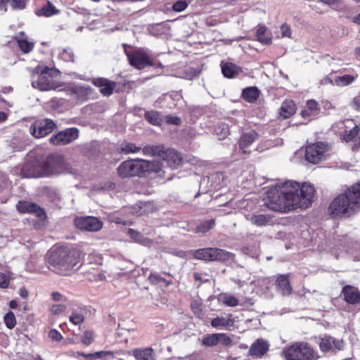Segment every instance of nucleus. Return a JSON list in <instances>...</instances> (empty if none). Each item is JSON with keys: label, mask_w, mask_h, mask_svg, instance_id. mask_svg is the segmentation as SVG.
Segmentation results:
<instances>
[{"label": "nucleus", "mask_w": 360, "mask_h": 360, "mask_svg": "<svg viewBox=\"0 0 360 360\" xmlns=\"http://www.w3.org/2000/svg\"><path fill=\"white\" fill-rule=\"evenodd\" d=\"M315 190L308 184L302 186L294 181L276 185L267 195L266 207L273 211L286 213L297 208H307L313 202Z\"/></svg>", "instance_id": "obj_1"}, {"label": "nucleus", "mask_w": 360, "mask_h": 360, "mask_svg": "<svg viewBox=\"0 0 360 360\" xmlns=\"http://www.w3.org/2000/svg\"><path fill=\"white\" fill-rule=\"evenodd\" d=\"M360 210V181L349 187L330 204L328 212L332 217H349Z\"/></svg>", "instance_id": "obj_2"}, {"label": "nucleus", "mask_w": 360, "mask_h": 360, "mask_svg": "<svg viewBox=\"0 0 360 360\" xmlns=\"http://www.w3.org/2000/svg\"><path fill=\"white\" fill-rule=\"evenodd\" d=\"M81 251L77 248H58L50 253L51 269L61 276H70L80 260Z\"/></svg>", "instance_id": "obj_3"}, {"label": "nucleus", "mask_w": 360, "mask_h": 360, "mask_svg": "<svg viewBox=\"0 0 360 360\" xmlns=\"http://www.w3.org/2000/svg\"><path fill=\"white\" fill-rule=\"evenodd\" d=\"M145 172H155L159 176H165V170L155 161L136 159L123 162L117 168V173L122 178L139 176Z\"/></svg>", "instance_id": "obj_4"}, {"label": "nucleus", "mask_w": 360, "mask_h": 360, "mask_svg": "<svg viewBox=\"0 0 360 360\" xmlns=\"http://www.w3.org/2000/svg\"><path fill=\"white\" fill-rule=\"evenodd\" d=\"M57 70L46 65H37L31 72L32 86L41 91L56 88L55 77Z\"/></svg>", "instance_id": "obj_5"}, {"label": "nucleus", "mask_w": 360, "mask_h": 360, "mask_svg": "<svg viewBox=\"0 0 360 360\" xmlns=\"http://www.w3.org/2000/svg\"><path fill=\"white\" fill-rule=\"evenodd\" d=\"M282 356L285 360H317L318 352L306 342H296L285 347Z\"/></svg>", "instance_id": "obj_6"}, {"label": "nucleus", "mask_w": 360, "mask_h": 360, "mask_svg": "<svg viewBox=\"0 0 360 360\" xmlns=\"http://www.w3.org/2000/svg\"><path fill=\"white\" fill-rule=\"evenodd\" d=\"M43 166L44 176H58L70 172V164L60 154L52 153L41 158Z\"/></svg>", "instance_id": "obj_7"}, {"label": "nucleus", "mask_w": 360, "mask_h": 360, "mask_svg": "<svg viewBox=\"0 0 360 360\" xmlns=\"http://www.w3.org/2000/svg\"><path fill=\"white\" fill-rule=\"evenodd\" d=\"M194 257L204 261H221L229 260L232 254L225 250L219 248H202L194 252Z\"/></svg>", "instance_id": "obj_8"}, {"label": "nucleus", "mask_w": 360, "mask_h": 360, "mask_svg": "<svg viewBox=\"0 0 360 360\" xmlns=\"http://www.w3.org/2000/svg\"><path fill=\"white\" fill-rule=\"evenodd\" d=\"M328 145L323 142H318L307 146L305 151L306 160L313 164H317L326 158Z\"/></svg>", "instance_id": "obj_9"}, {"label": "nucleus", "mask_w": 360, "mask_h": 360, "mask_svg": "<svg viewBox=\"0 0 360 360\" xmlns=\"http://www.w3.org/2000/svg\"><path fill=\"white\" fill-rule=\"evenodd\" d=\"M56 127V123L51 119L37 121L30 126V134L40 139L51 134Z\"/></svg>", "instance_id": "obj_10"}, {"label": "nucleus", "mask_w": 360, "mask_h": 360, "mask_svg": "<svg viewBox=\"0 0 360 360\" xmlns=\"http://www.w3.org/2000/svg\"><path fill=\"white\" fill-rule=\"evenodd\" d=\"M79 131L75 127L68 128L52 136L49 139L51 143L55 146L67 145L78 138Z\"/></svg>", "instance_id": "obj_11"}, {"label": "nucleus", "mask_w": 360, "mask_h": 360, "mask_svg": "<svg viewBox=\"0 0 360 360\" xmlns=\"http://www.w3.org/2000/svg\"><path fill=\"white\" fill-rule=\"evenodd\" d=\"M75 224L77 228L82 231L96 232L103 227V222L94 217H79L75 219Z\"/></svg>", "instance_id": "obj_12"}, {"label": "nucleus", "mask_w": 360, "mask_h": 360, "mask_svg": "<svg viewBox=\"0 0 360 360\" xmlns=\"http://www.w3.org/2000/svg\"><path fill=\"white\" fill-rule=\"evenodd\" d=\"M164 157H162L165 162L167 164V166H164L158 162L162 167V171L165 170L164 173L165 176H162V178H165L167 170L169 169L168 167H170L172 169H177L182 164V158L179 153L174 149H168L165 150L164 148Z\"/></svg>", "instance_id": "obj_13"}, {"label": "nucleus", "mask_w": 360, "mask_h": 360, "mask_svg": "<svg viewBox=\"0 0 360 360\" xmlns=\"http://www.w3.org/2000/svg\"><path fill=\"white\" fill-rule=\"evenodd\" d=\"M320 350L323 352H328L330 351L341 350L345 346L342 340L335 339L329 335H322L319 338L318 342Z\"/></svg>", "instance_id": "obj_14"}, {"label": "nucleus", "mask_w": 360, "mask_h": 360, "mask_svg": "<svg viewBox=\"0 0 360 360\" xmlns=\"http://www.w3.org/2000/svg\"><path fill=\"white\" fill-rule=\"evenodd\" d=\"M21 174L25 178H38L44 176L43 166L41 158L28 162L22 168Z\"/></svg>", "instance_id": "obj_15"}, {"label": "nucleus", "mask_w": 360, "mask_h": 360, "mask_svg": "<svg viewBox=\"0 0 360 360\" xmlns=\"http://www.w3.org/2000/svg\"><path fill=\"white\" fill-rule=\"evenodd\" d=\"M128 59L130 65L139 70L152 65L147 53L143 50H136L128 54Z\"/></svg>", "instance_id": "obj_16"}, {"label": "nucleus", "mask_w": 360, "mask_h": 360, "mask_svg": "<svg viewBox=\"0 0 360 360\" xmlns=\"http://www.w3.org/2000/svg\"><path fill=\"white\" fill-rule=\"evenodd\" d=\"M245 219L252 225L262 227L274 224V217L270 214L249 213L245 215Z\"/></svg>", "instance_id": "obj_17"}, {"label": "nucleus", "mask_w": 360, "mask_h": 360, "mask_svg": "<svg viewBox=\"0 0 360 360\" xmlns=\"http://www.w3.org/2000/svg\"><path fill=\"white\" fill-rule=\"evenodd\" d=\"M258 138V134L253 130L243 134L238 141L240 150H241L243 153H250L251 152L252 145Z\"/></svg>", "instance_id": "obj_18"}, {"label": "nucleus", "mask_w": 360, "mask_h": 360, "mask_svg": "<svg viewBox=\"0 0 360 360\" xmlns=\"http://www.w3.org/2000/svg\"><path fill=\"white\" fill-rule=\"evenodd\" d=\"M269 344L267 341L259 338L255 340L249 349V354L255 358H261L269 350Z\"/></svg>", "instance_id": "obj_19"}, {"label": "nucleus", "mask_w": 360, "mask_h": 360, "mask_svg": "<svg viewBox=\"0 0 360 360\" xmlns=\"http://www.w3.org/2000/svg\"><path fill=\"white\" fill-rule=\"evenodd\" d=\"M17 210L22 213H36L39 217L44 215V210L36 204L27 201H20L16 205Z\"/></svg>", "instance_id": "obj_20"}, {"label": "nucleus", "mask_w": 360, "mask_h": 360, "mask_svg": "<svg viewBox=\"0 0 360 360\" xmlns=\"http://www.w3.org/2000/svg\"><path fill=\"white\" fill-rule=\"evenodd\" d=\"M342 293L344 295L345 300L349 304H354L360 302V292L354 286H345L342 288Z\"/></svg>", "instance_id": "obj_21"}, {"label": "nucleus", "mask_w": 360, "mask_h": 360, "mask_svg": "<svg viewBox=\"0 0 360 360\" xmlns=\"http://www.w3.org/2000/svg\"><path fill=\"white\" fill-rule=\"evenodd\" d=\"M93 84L100 88L101 93L104 96H110L116 86V83L105 78L94 79Z\"/></svg>", "instance_id": "obj_22"}, {"label": "nucleus", "mask_w": 360, "mask_h": 360, "mask_svg": "<svg viewBox=\"0 0 360 360\" xmlns=\"http://www.w3.org/2000/svg\"><path fill=\"white\" fill-rule=\"evenodd\" d=\"M319 112L318 103L315 100H309L307 102L306 107L303 109L300 114L304 118L314 119Z\"/></svg>", "instance_id": "obj_23"}, {"label": "nucleus", "mask_w": 360, "mask_h": 360, "mask_svg": "<svg viewBox=\"0 0 360 360\" xmlns=\"http://www.w3.org/2000/svg\"><path fill=\"white\" fill-rule=\"evenodd\" d=\"M295 111L296 106L295 103L291 100H286L282 103L279 114L283 119H287L294 115Z\"/></svg>", "instance_id": "obj_24"}, {"label": "nucleus", "mask_w": 360, "mask_h": 360, "mask_svg": "<svg viewBox=\"0 0 360 360\" xmlns=\"http://www.w3.org/2000/svg\"><path fill=\"white\" fill-rule=\"evenodd\" d=\"M276 288L283 295H288L292 292L290 281L286 275H281L276 280Z\"/></svg>", "instance_id": "obj_25"}, {"label": "nucleus", "mask_w": 360, "mask_h": 360, "mask_svg": "<svg viewBox=\"0 0 360 360\" xmlns=\"http://www.w3.org/2000/svg\"><path fill=\"white\" fill-rule=\"evenodd\" d=\"M221 72L225 77L233 78L242 72L240 68L231 63L221 65Z\"/></svg>", "instance_id": "obj_26"}, {"label": "nucleus", "mask_w": 360, "mask_h": 360, "mask_svg": "<svg viewBox=\"0 0 360 360\" xmlns=\"http://www.w3.org/2000/svg\"><path fill=\"white\" fill-rule=\"evenodd\" d=\"M86 309L84 307H78L72 309V314L69 317L70 321L75 326L82 324L84 321V316Z\"/></svg>", "instance_id": "obj_27"}, {"label": "nucleus", "mask_w": 360, "mask_h": 360, "mask_svg": "<svg viewBox=\"0 0 360 360\" xmlns=\"http://www.w3.org/2000/svg\"><path fill=\"white\" fill-rule=\"evenodd\" d=\"M260 91L256 86L244 89L242 92L243 98L249 103H254L259 96Z\"/></svg>", "instance_id": "obj_28"}, {"label": "nucleus", "mask_w": 360, "mask_h": 360, "mask_svg": "<svg viewBox=\"0 0 360 360\" xmlns=\"http://www.w3.org/2000/svg\"><path fill=\"white\" fill-rule=\"evenodd\" d=\"M211 325L214 328L231 327L233 325V320L231 319V315L230 314L226 316H217L212 320Z\"/></svg>", "instance_id": "obj_29"}, {"label": "nucleus", "mask_w": 360, "mask_h": 360, "mask_svg": "<svg viewBox=\"0 0 360 360\" xmlns=\"http://www.w3.org/2000/svg\"><path fill=\"white\" fill-rule=\"evenodd\" d=\"M152 348L148 347L145 349H135L132 353L136 360H155Z\"/></svg>", "instance_id": "obj_30"}, {"label": "nucleus", "mask_w": 360, "mask_h": 360, "mask_svg": "<svg viewBox=\"0 0 360 360\" xmlns=\"http://www.w3.org/2000/svg\"><path fill=\"white\" fill-rule=\"evenodd\" d=\"M18 45L20 50L25 53H30L34 48V44L32 42H30L25 37L24 32H20L15 37Z\"/></svg>", "instance_id": "obj_31"}, {"label": "nucleus", "mask_w": 360, "mask_h": 360, "mask_svg": "<svg viewBox=\"0 0 360 360\" xmlns=\"http://www.w3.org/2000/svg\"><path fill=\"white\" fill-rule=\"evenodd\" d=\"M145 155L164 157V147L162 146L148 145L141 148Z\"/></svg>", "instance_id": "obj_32"}, {"label": "nucleus", "mask_w": 360, "mask_h": 360, "mask_svg": "<svg viewBox=\"0 0 360 360\" xmlns=\"http://www.w3.org/2000/svg\"><path fill=\"white\" fill-rule=\"evenodd\" d=\"M128 234L135 242L139 243L143 245L148 246L152 243L150 239L144 237L141 233L132 229H129L128 230Z\"/></svg>", "instance_id": "obj_33"}, {"label": "nucleus", "mask_w": 360, "mask_h": 360, "mask_svg": "<svg viewBox=\"0 0 360 360\" xmlns=\"http://www.w3.org/2000/svg\"><path fill=\"white\" fill-rule=\"evenodd\" d=\"M124 353L123 351H100L96 352V358L103 360H112L115 358H118Z\"/></svg>", "instance_id": "obj_34"}, {"label": "nucleus", "mask_w": 360, "mask_h": 360, "mask_svg": "<svg viewBox=\"0 0 360 360\" xmlns=\"http://www.w3.org/2000/svg\"><path fill=\"white\" fill-rule=\"evenodd\" d=\"M58 10L50 2L44 6L41 9L37 11V15L39 16L50 17L54 14L58 13Z\"/></svg>", "instance_id": "obj_35"}, {"label": "nucleus", "mask_w": 360, "mask_h": 360, "mask_svg": "<svg viewBox=\"0 0 360 360\" xmlns=\"http://www.w3.org/2000/svg\"><path fill=\"white\" fill-rule=\"evenodd\" d=\"M58 57L65 62H73L75 59V54L72 50L70 48L58 49L56 50Z\"/></svg>", "instance_id": "obj_36"}, {"label": "nucleus", "mask_w": 360, "mask_h": 360, "mask_svg": "<svg viewBox=\"0 0 360 360\" xmlns=\"http://www.w3.org/2000/svg\"><path fill=\"white\" fill-rule=\"evenodd\" d=\"M266 27L264 25H259L257 30V40L264 44H269L271 43V39L266 35Z\"/></svg>", "instance_id": "obj_37"}, {"label": "nucleus", "mask_w": 360, "mask_h": 360, "mask_svg": "<svg viewBox=\"0 0 360 360\" xmlns=\"http://www.w3.org/2000/svg\"><path fill=\"white\" fill-rule=\"evenodd\" d=\"M356 77L350 75L339 76L335 78V84L339 86H346L354 82Z\"/></svg>", "instance_id": "obj_38"}, {"label": "nucleus", "mask_w": 360, "mask_h": 360, "mask_svg": "<svg viewBox=\"0 0 360 360\" xmlns=\"http://www.w3.org/2000/svg\"><path fill=\"white\" fill-rule=\"evenodd\" d=\"M141 150V147L136 146L133 143L125 142L120 146V151L124 154L137 153Z\"/></svg>", "instance_id": "obj_39"}, {"label": "nucleus", "mask_w": 360, "mask_h": 360, "mask_svg": "<svg viewBox=\"0 0 360 360\" xmlns=\"http://www.w3.org/2000/svg\"><path fill=\"white\" fill-rule=\"evenodd\" d=\"M214 132L219 139H224L229 134V125L222 122L219 123L215 127Z\"/></svg>", "instance_id": "obj_40"}, {"label": "nucleus", "mask_w": 360, "mask_h": 360, "mask_svg": "<svg viewBox=\"0 0 360 360\" xmlns=\"http://www.w3.org/2000/svg\"><path fill=\"white\" fill-rule=\"evenodd\" d=\"M220 296L222 303L228 307H236L239 304L238 300L232 295L224 293Z\"/></svg>", "instance_id": "obj_41"}, {"label": "nucleus", "mask_w": 360, "mask_h": 360, "mask_svg": "<svg viewBox=\"0 0 360 360\" xmlns=\"http://www.w3.org/2000/svg\"><path fill=\"white\" fill-rule=\"evenodd\" d=\"M145 118L148 122L153 125L158 126L161 123L159 113L155 111L146 112Z\"/></svg>", "instance_id": "obj_42"}, {"label": "nucleus", "mask_w": 360, "mask_h": 360, "mask_svg": "<svg viewBox=\"0 0 360 360\" xmlns=\"http://www.w3.org/2000/svg\"><path fill=\"white\" fill-rule=\"evenodd\" d=\"M219 333L209 335L202 339V345L207 347H213L219 342Z\"/></svg>", "instance_id": "obj_43"}, {"label": "nucleus", "mask_w": 360, "mask_h": 360, "mask_svg": "<svg viewBox=\"0 0 360 360\" xmlns=\"http://www.w3.org/2000/svg\"><path fill=\"white\" fill-rule=\"evenodd\" d=\"M215 225V221L214 219H210L198 225L195 229L196 233H206L210 229H212Z\"/></svg>", "instance_id": "obj_44"}, {"label": "nucleus", "mask_w": 360, "mask_h": 360, "mask_svg": "<svg viewBox=\"0 0 360 360\" xmlns=\"http://www.w3.org/2000/svg\"><path fill=\"white\" fill-rule=\"evenodd\" d=\"M4 323L9 329H13L16 325V319L13 312L9 311L4 317Z\"/></svg>", "instance_id": "obj_45"}, {"label": "nucleus", "mask_w": 360, "mask_h": 360, "mask_svg": "<svg viewBox=\"0 0 360 360\" xmlns=\"http://www.w3.org/2000/svg\"><path fill=\"white\" fill-rule=\"evenodd\" d=\"M359 132V127L358 126L355 125L349 131L345 132V134H344V139L347 142L352 141L357 136Z\"/></svg>", "instance_id": "obj_46"}, {"label": "nucleus", "mask_w": 360, "mask_h": 360, "mask_svg": "<svg viewBox=\"0 0 360 360\" xmlns=\"http://www.w3.org/2000/svg\"><path fill=\"white\" fill-rule=\"evenodd\" d=\"M67 309V305L63 304H53L50 309V311L53 315H60L65 312Z\"/></svg>", "instance_id": "obj_47"}, {"label": "nucleus", "mask_w": 360, "mask_h": 360, "mask_svg": "<svg viewBox=\"0 0 360 360\" xmlns=\"http://www.w3.org/2000/svg\"><path fill=\"white\" fill-rule=\"evenodd\" d=\"M72 92L78 97H84L87 95L88 89L84 86L76 85L72 88Z\"/></svg>", "instance_id": "obj_48"}, {"label": "nucleus", "mask_w": 360, "mask_h": 360, "mask_svg": "<svg viewBox=\"0 0 360 360\" xmlns=\"http://www.w3.org/2000/svg\"><path fill=\"white\" fill-rule=\"evenodd\" d=\"M188 7V4L185 0L177 1L173 4L172 9L175 12H181Z\"/></svg>", "instance_id": "obj_49"}, {"label": "nucleus", "mask_w": 360, "mask_h": 360, "mask_svg": "<svg viewBox=\"0 0 360 360\" xmlns=\"http://www.w3.org/2000/svg\"><path fill=\"white\" fill-rule=\"evenodd\" d=\"M94 340V333L92 331H85L82 338V342L86 345H89Z\"/></svg>", "instance_id": "obj_50"}, {"label": "nucleus", "mask_w": 360, "mask_h": 360, "mask_svg": "<svg viewBox=\"0 0 360 360\" xmlns=\"http://www.w3.org/2000/svg\"><path fill=\"white\" fill-rule=\"evenodd\" d=\"M51 297L54 302H66L68 301L67 297L59 292H52Z\"/></svg>", "instance_id": "obj_51"}, {"label": "nucleus", "mask_w": 360, "mask_h": 360, "mask_svg": "<svg viewBox=\"0 0 360 360\" xmlns=\"http://www.w3.org/2000/svg\"><path fill=\"white\" fill-rule=\"evenodd\" d=\"M11 6L13 9H23L25 7V0H11Z\"/></svg>", "instance_id": "obj_52"}, {"label": "nucleus", "mask_w": 360, "mask_h": 360, "mask_svg": "<svg viewBox=\"0 0 360 360\" xmlns=\"http://www.w3.org/2000/svg\"><path fill=\"white\" fill-rule=\"evenodd\" d=\"M165 121L168 124H172L177 126L180 125L181 123V120L179 117L173 115L166 116Z\"/></svg>", "instance_id": "obj_53"}, {"label": "nucleus", "mask_w": 360, "mask_h": 360, "mask_svg": "<svg viewBox=\"0 0 360 360\" xmlns=\"http://www.w3.org/2000/svg\"><path fill=\"white\" fill-rule=\"evenodd\" d=\"M219 342L224 346H229L231 345L232 340L229 336L225 333H219Z\"/></svg>", "instance_id": "obj_54"}, {"label": "nucleus", "mask_w": 360, "mask_h": 360, "mask_svg": "<svg viewBox=\"0 0 360 360\" xmlns=\"http://www.w3.org/2000/svg\"><path fill=\"white\" fill-rule=\"evenodd\" d=\"M281 35L283 37H290L291 29L290 27L287 24H283L281 27Z\"/></svg>", "instance_id": "obj_55"}, {"label": "nucleus", "mask_w": 360, "mask_h": 360, "mask_svg": "<svg viewBox=\"0 0 360 360\" xmlns=\"http://www.w3.org/2000/svg\"><path fill=\"white\" fill-rule=\"evenodd\" d=\"M0 278L1 279L0 281V288H6L9 285L10 277L4 274H1Z\"/></svg>", "instance_id": "obj_56"}, {"label": "nucleus", "mask_w": 360, "mask_h": 360, "mask_svg": "<svg viewBox=\"0 0 360 360\" xmlns=\"http://www.w3.org/2000/svg\"><path fill=\"white\" fill-rule=\"evenodd\" d=\"M193 277L195 281H199L200 285L202 283H206L209 281V279L206 277V275H203L202 274L195 272L193 274Z\"/></svg>", "instance_id": "obj_57"}, {"label": "nucleus", "mask_w": 360, "mask_h": 360, "mask_svg": "<svg viewBox=\"0 0 360 360\" xmlns=\"http://www.w3.org/2000/svg\"><path fill=\"white\" fill-rule=\"evenodd\" d=\"M49 337L54 341H60L62 339L61 334L56 330H51L49 333Z\"/></svg>", "instance_id": "obj_58"}, {"label": "nucleus", "mask_w": 360, "mask_h": 360, "mask_svg": "<svg viewBox=\"0 0 360 360\" xmlns=\"http://www.w3.org/2000/svg\"><path fill=\"white\" fill-rule=\"evenodd\" d=\"M351 107L358 111H360V95L356 96L350 103Z\"/></svg>", "instance_id": "obj_59"}, {"label": "nucleus", "mask_w": 360, "mask_h": 360, "mask_svg": "<svg viewBox=\"0 0 360 360\" xmlns=\"http://www.w3.org/2000/svg\"><path fill=\"white\" fill-rule=\"evenodd\" d=\"M186 72H189V74H188L186 76V79H192L194 77L198 75V74L199 73V72L196 69L191 68H187Z\"/></svg>", "instance_id": "obj_60"}, {"label": "nucleus", "mask_w": 360, "mask_h": 360, "mask_svg": "<svg viewBox=\"0 0 360 360\" xmlns=\"http://www.w3.org/2000/svg\"><path fill=\"white\" fill-rule=\"evenodd\" d=\"M321 85H327V84H335L333 82L332 79L329 76H326L320 81Z\"/></svg>", "instance_id": "obj_61"}, {"label": "nucleus", "mask_w": 360, "mask_h": 360, "mask_svg": "<svg viewBox=\"0 0 360 360\" xmlns=\"http://www.w3.org/2000/svg\"><path fill=\"white\" fill-rule=\"evenodd\" d=\"M191 306L195 314H198L200 311V304L198 302H193Z\"/></svg>", "instance_id": "obj_62"}, {"label": "nucleus", "mask_w": 360, "mask_h": 360, "mask_svg": "<svg viewBox=\"0 0 360 360\" xmlns=\"http://www.w3.org/2000/svg\"><path fill=\"white\" fill-rule=\"evenodd\" d=\"M19 295L22 298L28 297L29 292L25 288H20L19 290Z\"/></svg>", "instance_id": "obj_63"}, {"label": "nucleus", "mask_w": 360, "mask_h": 360, "mask_svg": "<svg viewBox=\"0 0 360 360\" xmlns=\"http://www.w3.org/2000/svg\"><path fill=\"white\" fill-rule=\"evenodd\" d=\"M8 0H0V11H6V3Z\"/></svg>", "instance_id": "obj_64"}]
</instances>
